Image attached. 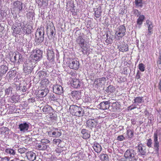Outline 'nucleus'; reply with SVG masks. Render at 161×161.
Returning <instances> with one entry per match:
<instances>
[{
  "label": "nucleus",
  "instance_id": "obj_40",
  "mask_svg": "<svg viewBox=\"0 0 161 161\" xmlns=\"http://www.w3.org/2000/svg\"><path fill=\"white\" fill-rule=\"evenodd\" d=\"M47 31L48 32H50L51 35L53 36L54 32L55 31L54 27V26H52V27L51 26V28H48L47 29Z\"/></svg>",
  "mask_w": 161,
  "mask_h": 161
},
{
  "label": "nucleus",
  "instance_id": "obj_52",
  "mask_svg": "<svg viewBox=\"0 0 161 161\" xmlns=\"http://www.w3.org/2000/svg\"><path fill=\"white\" fill-rule=\"evenodd\" d=\"M23 30L24 32L25 33H29L31 32V31L30 30V29H28V28L24 26L23 27Z\"/></svg>",
  "mask_w": 161,
  "mask_h": 161
},
{
  "label": "nucleus",
  "instance_id": "obj_29",
  "mask_svg": "<svg viewBox=\"0 0 161 161\" xmlns=\"http://www.w3.org/2000/svg\"><path fill=\"white\" fill-rule=\"evenodd\" d=\"M72 86L73 87L77 88L80 86V81L78 80L74 79L73 80Z\"/></svg>",
  "mask_w": 161,
  "mask_h": 161
},
{
  "label": "nucleus",
  "instance_id": "obj_19",
  "mask_svg": "<svg viewBox=\"0 0 161 161\" xmlns=\"http://www.w3.org/2000/svg\"><path fill=\"white\" fill-rule=\"evenodd\" d=\"M47 54L48 59L50 61H53L54 57V54L53 51L52 49H48L47 51Z\"/></svg>",
  "mask_w": 161,
  "mask_h": 161
},
{
  "label": "nucleus",
  "instance_id": "obj_48",
  "mask_svg": "<svg viewBox=\"0 0 161 161\" xmlns=\"http://www.w3.org/2000/svg\"><path fill=\"white\" fill-rule=\"evenodd\" d=\"M152 140L151 138L149 139L147 141V145L149 147H152Z\"/></svg>",
  "mask_w": 161,
  "mask_h": 161
},
{
  "label": "nucleus",
  "instance_id": "obj_50",
  "mask_svg": "<svg viewBox=\"0 0 161 161\" xmlns=\"http://www.w3.org/2000/svg\"><path fill=\"white\" fill-rule=\"evenodd\" d=\"M50 141L46 139H42L41 140V142L43 143L46 144H48L50 142Z\"/></svg>",
  "mask_w": 161,
  "mask_h": 161
},
{
  "label": "nucleus",
  "instance_id": "obj_32",
  "mask_svg": "<svg viewBox=\"0 0 161 161\" xmlns=\"http://www.w3.org/2000/svg\"><path fill=\"white\" fill-rule=\"evenodd\" d=\"M115 90V88L113 86L110 85L107 87L105 91L108 93L110 94L114 92Z\"/></svg>",
  "mask_w": 161,
  "mask_h": 161
},
{
  "label": "nucleus",
  "instance_id": "obj_20",
  "mask_svg": "<svg viewBox=\"0 0 161 161\" xmlns=\"http://www.w3.org/2000/svg\"><path fill=\"white\" fill-rule=\"evenodd\" d=\"M14 8L19 10H21L22 9V3L19 1H16L13 2Z\"/></svg>",
  "mask_w": 161,
  "mask_h": 161
},
{
  "label": "nucleus",
  "instance_id": "obj_36",
  "mask_svg": "<svg viewBox=\"0 0 161 161\" xmlns=\"http://www.w3.org/2000/svg\"><path fill=\"white\" fill-rule=\"evenodd\" d=\"M135 4L137 7H142L143 6V3L142 0H135Z\"/></svg>",
  "mask_w": 161,
  "mask_h": 161
},
{
  "label": "nucleus",
  "instance_id": "obj_25",
  "mask_svg": "<svg viewBox=\"0 0 161 161\" xmlns=\"http://www.w3.org/2000/svg\"><path fill=\"white\" fill-rule=\"evenodd\" d=\"M101 8L100 6H99L98 8L96 9L95 10V16L97 18H99L101 15Z\"/></svg>",
  "mask_w": 161,
  "mask_h": 161
},
{
  "label": "nucleus",
  "instance_id": "obj_31",
  "mask_svg": "<svg viewBox=\"0 0 161 161\" xmlns=\"http://www.w3.org/2000/svg\"><path fill=\"white\" fill-rule=\"evenodd\" d=\"M119 50L122 52L127 51L128 50V47L127 44H123L119 47Z\"/></svg>",
  "mask_w": 161,
  "mask_h": 161
},
{
  "label": "nucleus",
  "instance_id": "obj_15",
  "mask_svg": "<svg viewBox=\"0 0 161 161\" xmlns=\"http://www.w3.org/2000/svg\"><path fill=\"white\" fill-rule=\"evenodd\" d=\"M87 126L90 128L95 127L97 125V122L96 120L93 119H89L86 122Z\"/></svg>",
  "mask_w": 161,
  "mask_h": 161
},
{
  "label": "nucleus",
  "instance_id": "obj_24",
  "mask_svg": "<svg viewBox=\"0 0 161 161\" xmlns=\"http://www.w3.org/2000/svg\"><path fill=\"white\" fill-rule=\"evenodd\" d=\"M19 57V53L18 52H14L11 57L10 59L13 62L18 60V58Z\"/></svg>",
  "mask_w": 161,
  "mask_h": 161
},
{
  "label": "nucleus",
  "instance_id": "obj_43",
  "mask_svg": "<svg viewBox=\"0 0 161 161\" xmlns=\"http://www.w3.org/2000/svg\"><path fill=\"white\" fill-rule=\"evenodd\" d=\"M127 134L129 138H131L133 136V132L130 130L127 131Z\"/></svg>",
  "mask_w": 161,
  "mask_h": 161
},
{
  "label": "nucleus",
  "instance_id": "obj_33",
  "mask_svg": "<svg viewBox=\"0 0 161 161\" xmlns=\"http://www.w3.org/2000/svg\"><path fill=\"white\" fill-rule=\"evenodd\" d=\"M100 158L102 161H108V156L105 154H101L100 155Z\"/></svg>",
  "mask_w": 161,
  "mask_h": 161
},
{
  "label": "nucleus",
  "instance_id": "obj_53",
  "mask_svg": "<svg viewBox=\"0 0 161 161\" xmlns=\"http://www.w3.org/2000/svg\"><path fill=\"white\" fill-rule=\"evenodd\" d=\"M79 91H73L72 92V95L73 96H75L79 95Z\"/></svg>",
  "mask_w": 161,
  "mask_h": 161
},
{
  "label": "nucleus",
  "instance_id": "obj_35",
  "mask_svg": "<svg viewBox=\"0 0 161 161\" xmlns=\"http://www.w3.org/2000/svg\"><path fill=\"white\" fill-rule=\"evenodd\" d=\"M145 17L143 15H140L139 17V18L137 19V24L139 25H141Z\"/></svg>",
  "mask_w": 161,
  "mask_h": 161
},
{
  "label": "nucleus",
  "instance_id": "obj_54",
  "mask_svg": "<svg viewBox=\"0 0 161 161\" xmlns=\"http://www.w3.org/2000/svg\"><path fill=\"white\" fill-rule=\"evenodd\" d=\"M62 147L60 148L58 147V148H56V149L55 150L56 152L58 153H60L62 152L63 150H64V149H62ZM62 148H63L62 147Z\"/></svg>",
  "mask_w": 161,
  "mask_h": 161
},
{
  "label": "nucleus",
  "instance_id": "obj_12",
  "mask_svg": "<svg viewBox=\"0 0 161 161\" xmlns=\"http://www.w3.org/2000/svg\"><path fill=\"white\" fill-rule=\"evenodd\" d=\"M29 128V124L26 122L21 123L19 126V128L20 131L23 132H25L28 130Z\"/></svg>",
  "mask_w": 161,
  "mask_h": 161
},
{
  "label": "nucleus",
  "instance_id": "obj_45",
  "mask_svg": "<svg viewBox=\"0 0 161 161\" xmlns=\"http://www.w3.org/2000/svg\"><path fill=\"white\" fill-rule=\"evenodd\" d=\"M138 68L141 71L143 72L144 71L145 67L144 65L142 63H141L139 64Z\"/></svg>",
  "mask_w": 161,
  "mask_h": 161
},
{
  "label": "nucleus",
  "instance_id": "obj_17",
  "mask_svg": "<svg viewBox=\"0 0 161 161\" xmlns=\"http://www.w3.org/2000/svg\"><path fill=\"white\" fill-rule=\"evenodd\" d=\"M147 25L148 27V33L147 36H149L152 33V30L153 27V25L152 22L149 20H147L146 21Z\"/></svg>",
  "mask_w": 161,
  "mask_h": 161
},
{
  "label": "nucleus",
  "instance_id": "obj_59",
  "mask_svg": "<svg viewBox=\"0 0 161 161\" xmlns=\"http://www.w3.org/2000/svg\"><path fill=\"white\" fill-rule=\"evenodd\" d=\"M87 132V130H86L85 129H82L81 131V132L83 135H84V134L86 133Z\"/></svg>",
  "mask_w": 161,
  "mask_h": 161
},
{
  "label": "nucleus",
  "instance_id": "obj_49",
  "mask_svg": "<svg viewBox=\"0 0 161 161\" xmlns=\"http://www.w3.org/2000/svg\"><path fill=\"white\" fill-rule=\"evenodd\" d=\"M12 88L11 87H9L5 90V93L6 94L8 95L12 92Z\"/></svg>",
  "mask_w": 161,
  "mask_h": 161
},
{
  "label": "nucleus",
  "instance_id": "obj_38",
  "mask_svg": "<svg viewBox=\"0 0 161 161\" xmlns=\"http://www.w3.org/2000/svg\"><path fill=\"white\" fill-rule=\"evenodd\" d=\"M41 83L43 86H47L49 83V81L48 79H44L42 80Z\"/></svg>",
  "mask_w": 161,
  "mask_h": 161
},
{
  "label": "nucleus",
  "instance_id": "obj_9",
  "mask_svg": "<svg viewBox=\"0 0 161 161\" xmlns=\"http://www.w3.org/2000/svg\"><path fill=\"white\" fill-rule=\"evenodd\" d=\"M120 107L119 102L117 101L112 103L111 106L109 107V110L111 112H115L119 109Z\"/></svg>",
  "mask_w": 161,
  "mask_h": 161
},
{
  "label": "nucleus",
  "instance_id": "obj_10",
  "mask_svg": "<svg viewBox=\"0 0 161 161\" xmlns=\"http://www.w3.org/2000/svg\"><path fill=\"white\" fill-rule=\"evenodd\" d=\"M79 66V63L77 60H73L70 62L69 67L70 69L75 70L78 69Z\"/></svg>",
  "mask_w": 161,
  "mask_h": 161
},
{
  "label": "nucleus",
  "instance_id": "obj_3",
  "mask_svg": "<svg viewBox=\"0 0 161 161\" xmlns=\"http://www.w3.org/2000/svg\"><path fill=\"white\" fill-rule=\"evenodd\" d=\"M126 32V28L124 25H120L116 29L115 38L117 40H120L124 36Z\"/></svg>",
  "mask_w": 161,
  "mask_h": 161
},
{
  "label": "nucleus",
  "instance_id": "obj_44",
  "mask_svg": "<svg viewBox=\"0 0 161 161\" xmlns=\"http://www.w3.org/2000/svg\"><path fill=\"white\" fill-rule=\"evenodd\" d=\"M40 78H42L45 77L47 74L44 71H41L39 72L38 74Z\"/></svg>",
  "mask_w": 161,
  "mask_h": 161
},
{
  "label": "nucleus",
  "instance_id": "obj_13",
  "mask_svg": "<svg viewBox=\"0 0 161 161\" xmlns=\"http://www.w3.org/2000/svg\"><path fill=\"white\" fill-rule=\"evenodd\" d=\"M137 148L138 152L142 155H144L146 153V147L142 144H139L136 147Z\"/></svg>",
  "mask_w": 161,
  "mask_h": 161
},
{
  "label": "nucleus",
  "instance_id": "obj_5",
  "mask_svg": "<svg viewBox=\"0 0 161 161\" xmlns=\"http://www.w3.org/2000/svg\"><path fill=\"white\" fill-rule=\"evenodd\" d=\"M48 135L50 137H58L61 135V132L60 130L57 128H53L48 132Z\"/></svg>",
  "mask_w": 161,
  "mask_h": 161
},
{
  "label": "nucleus",
  "instance_id": "obj_28",
  "mask_svg": "<svg viewBox=\"0 0 161 161\" xmlns=\"http://www.w3.org/2000/svg\"><path fill=\"white\" fill-rule=\"evenodd\" d=\"M106 80V78L105 77H102L101 78H100L97 79V80L95 81V82H97V84H104Z\"/></svg>",
  "mask_w": 161,
  "mask_h": 161
},
{
  "label": "nucleus",
  "instance_id": "obj_22",
  "mask_svg": "<svg viewBox=\"0 0 161 161\" xmlns=\"http://www.w3.org/2000/svg\"><path fill=\"white\" fill-rule=\"evenodd\" d=\"M49 92V90L48 89H45L44 90H40L38 92L39 95L40 97H42L46 96Z\"/></svg>",
  "mask_w": 161,
  "mask_h": 161
},
{
  "label": "nucleus",
  "instance_id": "obj_37",
  "mask_svg": "<svg viewBox=\"0 0 161 161\" xmlns=\"http://www.w3.org/2000/svg\"><path fill=\"white\" fill-rule=\"evenodd\" d=\"M106 36L107 39L105 41V42L107 44L111 43L112 42V37H111V36L109 35L108 33L106 34Z\"/></svg>",
  "mask_w": 161,
  "mask_h": 161
},
{
  "label": "nucleus",
  "instance_id": "obj_63",
  "mask_svg": "<svg viewBox=\"0 0 161 161\" xmlns=\"http://www.w3.org/2000/svg\"><path fill=\"white\" fill-rule=\"evenodd\" d=\"M157 64H161V60H158L157 62Z\"/></svg>",
  "mask_w": 161,
  "mask_h": 161
},
{
  "label": "nucleus",
  "instance_id": "obj_42",
  "mask_svg": "<svg viewBox=\"0 0 161 161\" xmlns=\"http://www.w3.org/2000/svg\"><path fill=\"white\" fill-rule=\"evenodd\" d=\"M13 33L15 34H19L20 32V28H18L17 27H15L14 28V27H13Z\"/></svg>",
  "mask_w": 161,
  "mask_h": 161
},
{
  "label": "nucleus",
  "instance_id": "obj_47",
  "mask_svg": "<svg viewBox=\"0 0 161 161\" xmlns=\"http://www.w3.org/2000/svg\"><path fill=\"white\" fill-rule=\"evenodd\" d=\"M90 137V135L87 132L86 133L84 134L82 136V137L83 138L85 139L89 138Z\"/></svg>",
  "mask_w": 161,
  "mask_h": 161
},
{
  "label": "nucleus",
  "instance_id": "obj_4",
  "mask_svg": "<svg viewBox=\"0 0 161 161\" xmlns=\"http://www.w3.org/2000/svg\"><path fill=\"white\" fill-rule=\"evenodd\" d=\"M42 52L40 50H35L33 51V54L31 55V57L36 61L40 60L42 58Z\"/></svg>",
  "mask_w": 161,
  "mask_h": 161
},
{
  "label": "nucleus",
  "instance_id": "obj_23",
  "mask_svg": "<svg viewBox=\"0 0 161 161\" xmlns=\"http://www.w3.org/2000/svg\"><path fill=\"white\" fill-rule=\"evenodd\" d=\"M52 110L53 108L52 107L48 105L44 106L42 109L43 112L45 114H48L50 113Z\"/></svg>",
  "mask_w": 161,
  "mask_h": 161
},
{
  "label": "nucleus",
  "instance_id": "obj_58",
  "mask_svg": "<svg viewBox=\"0 0 161 161\" xmlns=\"http://www.w3.org/2000/svg\"><path fill=\"white\" fill-rule=\"evenodd\" d=\"M22 56L21 54L19 53V57L18 58V60H19L18 62L19 61H21L22 60Z\"/></svg>",
  "mask_w": 161,
  "mask_h": 161
},
{
  "label": "nucleus",
  "instance_id": "obj_55",
  "mask_svg": "<svg viewBox=\"0 0 161 161\" xmlns=\"http://www.w3.org/2000/svg\"><path fill=\"white\" fill-rule=\"evenodd\" d=\"M124 139L125 137L123 136V135L119 136L117 139L118 140L120 141H122Z\"/></svg>",
  "mask_w": 161,
  "mask_h": 161
},
{
  "label": "nucleus",
  "instance_id": "obj_57",
  "mask_svg": "<svg viewBox=\"0 0 161 161\" xmlns=\"http://www.w3.org/2000/svg\"><path fill=\"white\" fill-rule=\"evenodd\" d=\"M3 160L4 161H9V158L8 157H5L3 158Z\"/></svg>",
  "mask_w": 161,
  "mask_h": 161
},
{
  "label": "nucleus",
  "instance_id": "obj_61",
  "mask_svg": "<svg viewBox=\"0 0 161 161\" xmlns=\"http://www.w3.org/2000/svg\"><path fill=\"white\" fill-rule=\"evenodd\" d=\"M26 87L25 86H23V88L22 89V92H24L26 91Z\"/></svg>",
  "mask_w": 161,
  "mask_h": 161
},
{
  "label": "nucleus",
  "instance_id": "obj_14",
  "mask_svg": "<svg viewBox=\"0 0 161 161\" xmlns=\"http://www.w3.org/2000/svg\"><path fill=\"white\" fill-rule=\"evenodd\" d=\"M110 105L108 101L103 102H101L99 105V108L103 110L109 109Z\"/></svg>",
  "mask_w": 161,
  "mask_h": 161
},
{
  "label": "nucleus",
  "instance_id": "obj_41",
  "mask_svg": "<svg viewBox=\"0 0 161 161\" xmlns=\"http://www.w3.org/2000/svg\"><path fill=\"white\" fill-rule=\"evenodd\" d=\"M49 99L52 101H54L57 100L58 98L54 94L51 93L50 94Z\"/></svg>",
  "mask_w": 161,
  "mask_h": 161
},
{
  "label": "nucleus",
  "instance_id": "obj_39",
  "mask_svg": "<svg viewBox=\"0 0 161 161\" xmlns=\"http://www.w3.org/2000/svg\"><path fill=\"white\" fill-rule=\"evenodd\" d=\"M6 152L10 155H14L15 154V152L12 149H7L6 150Z\"/></svg>",
  "mask_w": 161,
  "mask_h": 161
},
{
  "label": "nucleus",
  "instance_id": "obj_60",
  "mask_svg": "<svg viewBox=\"0 0 161 161\" xmlns=\"http://www.w3.org/2000/svg\"><path fill=\"white\" fill-rule=\"evenodd\" d=\"M159 89L160 90V92H161V80H160L159 83V84L158 86Z\"/></svg>",
  "mask_w": 161,
  "mask_h": 161
},
{
  "label": "nucleus",
  "instance_id": "obj_2",
  "mask_svg": "<svg viewBox=\"0 0 161 161\" xmlns=\"http://www.w3.org/2000/svg\"><path fill=\"white\" fill-rule=\"evenodd\" d=\"M135 151L133 149H128L125 152L124 154V157L126 158V160L124 161L128 160L129 161H134L136 158L135 156L136 155Z\"/></svg>",
  "mask_w": 161,
  "mask_h": 161
},
{
  "label": "nucleus",
  "instance_id": "obj_27",
  "mask_svg": "<svg viewBox=\"0 0 161 161\" xmlns=\"http://www.w3.org/2000/svg\"><path fill=\"white\" fill-rule=\"evenodd\" d=\"M62 142V140L59 139L55 138L53 140V142L54 144L57 145L58 147L63 148L60 143Z\"/></svg>",
  "mask_w": 161,
  "mask_h": 161
},
{
  "label": "nucleus",
  "instance_id": "obj_62",
  "mask_svg": "<svg viewBox=\"0 0 161 161\" xmlns=\"http://www.w3.org/2000/svg\"><path fill=\"white\" fill-rule=\"evenodd\" d=\"M48 0H42L43 3H48Z\"/></svg>",
  "mask_w": 161,
  "mask_h": 161
},
{
  "label": "nucleus",
  "instance_id": "obj_8",
  "mask_svg": "<svg viewBox=\"0 0 161 161\" xmlns=\"http://www.w3.org/2000/svg\"><path fill=\"white\" fill-rule=\"evenodd\" d=\"M23 70L27 75L31 73L32 69L31 62L25 64L23 65Z\"/></svg>",
  "mask_w": 161,
  "mask_h": 161
},
{
  "label": "nucleus",
  "instance_id": "obj_6",
  "mask_svg": "<svg viewBox=\"0 0 161 161\" xmlns=\"http://www.w3.org/2000/svg\"><path fill=\"white\" fill-rule=\"evenodd\" d=\"M153 148L156 153H158L159 149V145L158 140V136L157 133H154L153 134Z\"/></svg>",
  "mask_w": 161,
  "mask_h": 161
},
{
  "label": "nucleus",
  "instance_id": "obj_1",
  "mask_svg": "<svg viewBox=\"0 0 161 161\" xmlns=\"http://www.w3.org/2000/svg\"><path fill=\"white\" fill-rule=\"evenodd\" d=\"M69 111L73 115L77 116H82L84 115V112L82 108L80 107L75 105H72L70 106Z\"/></svg>",
  "mask_w": 161,
  "mask_h": 161
},
{
  "label": "nucleus",
  "instance_id": "obj_56",
  "mask_svg": "<svg viewBox=\"0 0 161 161\" xmlns=\"http://www.w3.org/2000/svg\"><path fill=\"white\" fill-rule=\"evenodd\" d=\"M133 14L135 15H137V17H138V15H139V13L137 9H134L133 11Z\"/></svg>",
  "mask_w": 161,
  "mask_h": 161
},
{
  "label": "nucleus",
  "instance_id": "obj_21",
  "mask_svg": "<svg viewBox=\"0 0 161 161\" xmlns=\"http://www.w3.org/2000/svg\"><path fill=\"white\" fill-rule=\"evenodd\" d=\"M94 151L97 153H99L102 150L101 146L97 143H94L93 146Z\"/></svg>",
  "mask_w": 161,
  "mask_h": 161
},
{
  "label": "nucleus",
  "instance_id": "obj_26",
  "mask_svg": "<svg viewBox=\"0 0 161 161\" xmlns=\"http://www.w3.org/2000/svg\"><path fill=\"white\" fill-rule=\"evenodd\" d=\"M47 145L42 143L38 144L36 146L37 148L38 149L42 150H46L47 148Z\"/></svg>",
  "mask_w": 161,
  "mask_h": 161
},
{
  "label": "nucleus",
  "instance_id": "obj_51",
  "mask_svg": "<svg viewBox=\"0 0 161 161\" xmlns=\"http://www.w3.org/2000/svg\"><path fill=\"white\" fill-rule=\"evenodd\" d=\"M57 118V115L55 114H52L51 115H50V118L51 120H56Z\"/></svg>",
  "mask_w": 161,
  "mask_h": 161
},
{
  "label": "nucleus",
  "instance_id": "obj_16",
  "mask_svg": "<svg viewBox=\"0 0 161 161\" xmlns=\"http://www.w3.org/2000/svg\"><path fill=\"white\" fill-rule=\"evenodd\" d=\"M26 156L27 159L31 161H33L36 159V154L32 151L27 152Z\"/></svg>",
  "mask_w": 161,
  "mask_h": 161
},
{
  "label": "nucleus",
  "instance_id": "obj_64",
  "mask_svg": "<svg viewBox=\"0 0 161 161\" xmlns=\"http://www.w3.org/2000/svg\"><path fill=\"white\" fill-rule=\"evenodd\" d=\"M4 130L5 131V132H6V131H8V128L6 127H4Z\"/></svg>",
  "mask_w": 161,
  "mask_h": 161
},
{
  "label": "nucleus",
  "instance_id": "obj_7",
  "mask_svg": "<svg viewBox=\"0 0 161 161\" xmlns=\"http://www.w3.org/2000/svg\"><path fill=\"white\" fill-rule=\"evenodd\" d=\"M38 33L36 35V39L38 43H41L44 40V32L43 30H42V31L38 30Z\"/></svg>",
  "mask_w": 161,
  "mask_h": 161
},
{
  "label": "nucleus",
  "instance_id": "obj_46",
  "mask_svg": "<svg viewBox=\"0 0 161 161\" xmlns=\"http://www.w3.org/2000/svg\"><path fill=\"white\" fill-rule=\"evenodd\" d=\"M27 149L25 148H20L18 149V152L22 154L25 153L27 151Z\"/></svg>",
  "mask_w": 161,
  "mask_h": 161
},
{
  "label": "nucleus",
  "instance_id": "obj_18",
  "mask_svg": "<svg viewBox=\"0 0 161 161\" xmlns=\"http://www.w3.org/2000/svg\"><path fill=\"white\" fill-rule=\"evenodd\" d=\"M76 42L77 43L80 45L81 48H83L85 43V40L83 38L82 36H79L76 39Z\"/></svg>",
  "mask_w": 161,
  "mask_h": 161
},
{
  "label": "nucleus",
  "instance_id": "obj_34",
  "mask_svg": "<svg viewBox=\"0 0 161 161\" xmlns=\"http://www.w3.org/2000/svg\"><path fill=\"white\" fill-rule=\"evenodd\" d=\"M143 97H136L134 99V102L133 103H141L143 101Z\"/></svg>",
  "mask_w": 161,
  "mask_h": 161
},
{
  "label": "nucleus",
  "instance_id": "obj_30",
  "mask_svg": "<svg viewBox=\"0 0 161 161\" xmlns=\"http://www.w3.org/2000/svg\"><path fill=\"white\" fill-rule=\"evenodd\" d=\"M8 70V67L5 65H2L0 67V73L3 74H5Z\"/></svg>",
  "mask_w": 161,
  "mask_h": 161
},
{
  "label": "nucleus",
  "instance_id": "obj_11",
  "mask_svg": "<svg viewBox=\"0 0 161 161\" xmlns=\"http://www.w3.org/2000/svg\"><path fill=\"white\" fill-rule=\"evenodd\" d=\"M53 90L56 94L58 95H61L63 92L62 86L59 85H54L53 87Z\"/></svg>",
  "mask_w": 161,
  "mask_h": 161
}]
</instances>
